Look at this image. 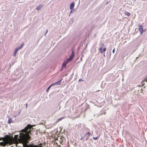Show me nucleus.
I'll use <instances>...</instances> for the list:
<instances>
[{
  "label": "nucleus",
  "instance_id": "nucleus-1",
  "mask_svg": "<svg viewBox=\"0 0 147 147\" xmlns=\"http://www.w3.org/2000/svg\"><path fill=\"white\" fill-rule=\"evenodd\" d=\"M32 127L28 125L25 128L21 130V133L20 132V135L18 138V135H15L14 138H12L13 136H11L10 134V146L12 143H13L16 147H42L40 146H38L37 145H33L32 144L29 145L27 144V140L30 138L29 134Z\"/></svg>",
  "mask_w": 147,
  "mask_h": 147
},
{
  "label": "nucleus",
  "instance_id": "nucleus-2",
  "mask_svg": "<svg viewBox=\"0 0 147 147\" xmlns=\"http://www.w3.org/2000/svg\"><path fill=\"white\" fill-rule=\"evenodd\" d=\"M1 140L3 142H0V145L5 146L7 144H9V136L6 135L4 138H0V141Z\"/></svg>",
  "mask_w": 147,
  "mask_h": 147
},
{
  "label": "nucleus",
  "instance_id": "nucleus-3",
  "mask_svg": "<svg viewBox=\"0 0 147 147\" xmlns=\"http://www.w3.org/2000/svg\"><path fill=\"white\" fill-rule=\"evenodd\" d=\"M74 52L73 51H72L71 54L69 57V58H67L66 60H67V61L69 62V61H71L73 59L74 56Z\"/></svg>",
  "mask_w": 147,
  "mask_h": 147
},
{
  "label": "nucleus",
  "instance_id": "nucleus-4",
  "mask_svg": "<svg viewBox=\"0 0 147 147\" xmlns=\"http://www.w3.org/2000/svg\"><path fill=\"white\" fill-rule=\"evenodd\" d=\"M102 46L99 48V51L101 53H102L103 52H105L106 50V48L105 47H104L103 48V50H102V47L103 46V44H102Z\"/></svg>",
  "mask_w": 147,
  "mask_h": 147
},
{
  "label": "nucleus",
  "instance_id": "nucleus-5",
  "mask_svg": "<svg viewBox=\"0 0 147 147\" xmlns=\"http://www.w3.org/2000/svg\"><path fill=\"white\" fill-rule=\"evenodd\" d=\"M75 4L74 2H72L70 4V10H73V8L74 7Z\"/></svg>",
  "mask_w": 147,
  "mask_h": 147
},
{
  "label": "nucleus",
  "instance_id": "nucleus-6",
  "mask_svg": "<svg viewBox=\"0 0 147 147\" xmlns=\"http://www.w3.org/2000/svg\"><path fill=\"white\" fill-rule=\"evenodd\" d=\"M61 80H59V81L56 82L52 84V85L54 86V85H59L61 84Z\"/></svg>",
  "mask_w": 147,
  "mask_h": 147
},
{
  "label": "nucleus",
  "instance_id": "nucleus-7",
  "mask_svg": "<svg viewBox=\"0 0 147 147\" xmlns=\"http://www.w3.org/2000/svg\"><path fill=\"white\" fill-rule=\"evenodd\" d=\"M68 61H67V60H66L63 62V64L62 65V67H66V65L67 63H68Z\"/></svg>",
  "mask_w": 147,
  "mask_h": 147
},
{
  "label": "nucleus",
  "instance_id": "nucleus-8",
  "mask_svg": "<svg viewBox=\"0 0 147 147\" xmlns=\"http://www.w3.org/2000/svg\"><path fill=\"white\" fill-rule=\"evenodd\" d=\"M139 31L141 34H142V33L143 31V27L142 26H139Z\"/></svg>",
  "mask_w": 147,
  "mask_h": 147
},
{
  "label": "nucleus",
  "instance_id": "nucleus-9",
  "mask_svg": "<svg viewBox=\"0 0 147 147\" xmlns=\"http://www.w3.org/2000/svg\"><path fill=\"white\" fill-rule=\"evenodd\" d=\"M42 6H43L42 5H39L36 7V9L37 10H40Z\"/></svg>",
  "mask_w": 147,
  "mask_h": 147
},
{
  "label": "nucleus",
  "instance_id": "nucleus-10",
  "mask_svg": "<svg viewBox=\"0 0 147 147\" xmlns=\"http://www.w3.org/2000/svg\"><path fill=\"white\" fill-rule=\"evenodd\" d=\"M24 45V43H22V44L19 47L17 48L16 49H18V51L20 49H21L23 46Z\"/></svg>",
  "mask_w": 147,
  "mask_h": 147
},
{
  "label": "nucleus",
  "instance_id": "nucleus-11",
  "mask_svg": "<svg viewBox=\"0 0 147 147\" xmlns=\"http://www.w3.org/2000/svg\"><path fill=\"white\" fill-rule=\"evenodd\" d=\"M125 15L128 16H129L130 15V13L129 12L127 11H125Z\"/></svg>",
  "mask_w": 147,
  "mask_h": 147
},
{
  "label": "nucleus",
  "instance_id": "nucleus-12",
  "mask_svg": "<svg viewBox=\"0 0 147 147\" xmlns=\"http://www.w3.org/2000/svg\"><path fill=\"white\" fill-rule=\"evenodd\" d=\"M18 49H16L15 50L14 52L13 53V56H16V54L18 52Z\"/></svg>",
  "mask_w": 147,
  "mask_h": 147
},
{
  "label": "nucleus",
  "instance_id": "nucleus-13",
  "mask_svg": "<svg viewBox=\"0 0 147 147\" xmlns=\"http://www.w3.org/2000/svg\"><path fill=\"white\" fill-rule=\"evenodd\" d=\"M52 86V85H50L47 88V89L46 90V91H48L50 89V88Z\"/></svg>",
  "mask_w": 147,
  "mask_h": 147
},
{
  "label": "nucleus",
  "instance_id": "nucleus-14",
  "mask_svg": "<svg viewBox=\"0 0 147 147\" xmlns=\"http://www.w3.org/2000/svg\"><path fill=\"white\" fill-rule=\"evenodd\" d=\"M63 118H59V119H58L57 120V122H58L60 120H61V119H62Z\"/></svg>",
  "mask_w": 147,
  "mask_h": 147
},
{
  "label": "nucleus",
  "instance_id": "nucleus-15",
  "mask_svg": "<svg viewBox=\"0 0 147 147\" xmlns=\"http://www.w3.org/2000/svg\"><path fill=\"white\" fill-rule=\"evenodd\" d=\"M97 137H94L93 138V139L95 140H96L97 139Z\"/></svg>",
  "mask_w": 147,
  "mask_h": 147
},
{
  "label": "nucleus",
  "instance_id": "nucleus-16",
  "mask_svg": "<svg viewBox=\"0 0 147 147\" xmlns=\"http://www.w3.org/2000/svg\"><path fill=\"white\" fill-rule=\"evenodd\" d=\"M87 134H88V135H90V132H88Z\"/></svg>",
  "mask_w": 147,
  "mask_h": 147
},
{
  "label": "nucleus",
  "instance_id": "nucleus-17",
  "mask_svg": "<svg viewBox=\"0 0 147 147\" xmlns=\"http://www.w3.org/2000/svg\"><path fill=\"white\" fill-rule=\"evenodd\" d=\"M115 49L114 48L113 50V51H112L113 53H114L115 52Z\"/></svg>",
  "mask_w": 147,
  "mask_h": 147
},
{
  "label": "nucleus",
  "instance_id": "nucleus-18",
  "mask_svg": "<svg viewBox=\"0 0 147 147\" xmlns=\"http://www.w3.org/2000/svg\"><path fill=\"white\" fill-rule=\"evenodd\" d=\"M9 122H10V123H11V122H12V120L11 119H10Z\"/></svg>",
  "mask_w": 147,
  "mask_h": 147
},
{
  "label": "nucleus",
  "instance_id": "nucleus-19",
  "mask_svg": "<svg viewBox=\"0 0 147 147\" xmlns=\"http://www.w3.org/2000/svg\"><path fill=\"white\" fill-rule=\"evenodd\" d=\"M27 103L26 104V107L27 108Z\"/></svg>",
  "mask_w": 147,
  "mask_h": 147
},
{
  "label": "nucleus",
  "instance_id": "nucleus-20",
  "mask_svg": "<svg viewBox=\"0 0 147 147\" xmlns=\"http://www.w3.org/2000/svg\"><path fill=\"white\" fill-rule=\"evenodd\" d=\"M47 32H48V30H47V31H46V33H45V35H46V34L47 33Z\"/></svg>",
  "mask_w": 147,
  "mask_h": 147
},
{
  "label": "nucleus",
  "instance_id": "nucleus-21",
  "mask_svg": "<svg viewBox=\"0 0 147 147\" xmlns=\"http://www.w3.org/2000/svg\"><path fill=\"white\" fill-rule=\"evenodd\" d=\"M7 122L9 123V120L7 121Z\"/></svg>",
  "mask_w": 147,
  "mask_h": 147
},
{
  "label": "nucleus",
  "instance_id": "nucleus-22",
  "mask_svg": "<svg viewBox=\"0 0 147 147\" xmlns=\"http://www.w3.org/2000/svg\"><path fill=\"white\" fill-rule=\"evenodd\" d=\"M71 10V11H70V13H71V12H72V10Z\"/></svg>",
  "mask_w": 147,
  "mask_h": 147
},
{
  "label": "nucleus",
  "instance_id": "nucleus-23",
  "mask_svg": "<svg viewBox=\"0 0 147 147\" xmlns=\"http://www.w3.org/2000/svg\"><path fill=\"white\" fill-rule=\"evenodd\" d=\"M81 81V79L79 80V81Z\"/></svg>",
  "mask_w": 147,
  "mask_h": 147
},
{
  "label": "nucleus",
  "instance_id": "nucleus-24",
  "mask_svg": "<svg viewBox=\"0 0 147 147\" xmlns=\"http://www.w3.org/2000/svg\"><path fill=\"white\" fill-rule=\"evenodd\" d=\"M104 57H105V55H104Z\"/></svg>",
  "mask_w": 147,
  "mask_h": 147
},
{
  "label": "nucleus",
  "instance_id": "nucleus-25",
  "mask_svg": "<svg viewBox=\"0 0 147 147\" xmlns=\"http://www.w3.org/2000/svg\"><path fill=\"white\" fill-rule=\"evenodd\" d=\"M82 140V138L81 139V140Z\"/></svg>",
  "mask_w": 147,
  "mask_h": 147
}]
</instances>
